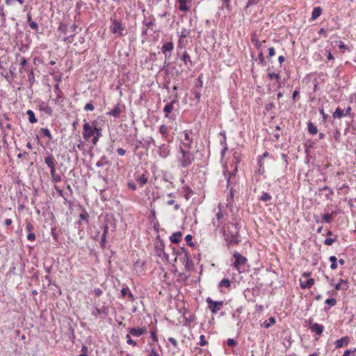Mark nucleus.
Wrapping results in <instances>:
<instances>
[{
	"instance_id": "nucleus-53",
	"label": "nucleus",
	"mask_w": 356,
	"mask_h": 356,
	"mask_svg": "<svg viewBox=\"0 0 356 356\" xmlns=\"http://www.w3.org/2000/svg\"><path fill=\"white\" fill-rule=\"evenodd\" d=\"M268 56H267V58L268 60H270L273 56H275V49L273 47H270L268 49Z\"/></svg>"
},
{
	"instance_id": "nucleus-58",
	"label": "nucleus",
	"mask_w": 356,
	"mask_h": 356,
	"mask_svg": "<svg viewBox=\"0 0 356 356\" xmlns=\"http://www.w3.org/2000/svg\"><path fill=\"white\" fill-rule=\"evenodd\" d=\"M252 42L254 43L257 49H260L262 46V42H260L257 39L252 38ZM263 42H265V40H264Z\"/></svg>"
},
{
	"instance_id": "nucleus-12",
	"label": "nucleus",
	"mask_w": 356,
	"mask_h": 356,
	"mask_svg": "<svg viewBox=\"0 0 356 356\" xmlns=\"http://www.w3.org/2000/svg\"><path fill=\"white\" fill-rule=\"evenodd\" d=\"M179 10L182 12H188L191 8L192 0H177Z\"/></svg>"
},
{
	"instance_id": "nucleus-24",
	"label": "nucleus",
	"mask_w": 356,
	"mask_h": 356,
	"mask_svg": "<svg viewBox=\"0 0 356 356\" xmlns=\"http://www.w3.org/2000/svg\"><path fill=\"white\" fill-rule=\"evenodd\" d=\"M192 142L193 141H181L179 146V150L181 151V149H184L186 151H191L192 148Z\"/></svg>"
},
{
	"instance_id": "nucleus-61",
	"label": "nucleus",
	"mask_w": 356,
	"mask_h": 356,
	"mask_svg": "<svg viewBox=\"0 0 356 356\" xmlns=\"http://www.w3.org/2000/svg\"><path fill=\"white\" fill-rule=\"evenodd\" d=\"M29 26L30 27L33 29V30H35V32H38V24L37 22H31L30 24H29Z\"/></svg>"
},
{
	"instance_id": "nucleus-1",
	"label": "nucleus",
	"mask_w": 356,
	"mask_h": 356,
	"mask_svg": "<svg viewBox=\"0 0 356 356\" xmlns=\"http://www.w3.org/2000/svg\"><path fill=\"white\" fill-rule=\"evenodd\" d=\"M240 228L241 226L237 222L230 223L227 225L226 228H224L223 236L227 246L238 245L241 242Z\"/></svg>"
},
{
	"instance_id": "nucleus-21",
	"label": "nucleus",
	"mask_w": 356,
	"mask_h": 356,
	"mask_svg": "<svg viewBox=\"0 0 356 356\" xmlns=\"http://www.w3.org/2000/svg\"><path fill=\"white\" fill-rule=\"evenodd\" d=\"M182 233L181 232H176L170 236V241L172 243H179L181 241Z\"/></svg>"
},
{
	"instance_id": "nucleus-9",
	"label": "nucleus",
	"mask_w": 356,
	"mask_h": 356,
	"mask_svg": "<svg viewBox=\"0 0 356 356\" xmlns=\"http://www.w3.org/2000/svg\"><path fill=\"white\" fill-rule=\"evenodd\" d=\"M125 109V105L119 102L115 105L112 110L106 113V115L108 116H113L115 118H118L120 116V114L124 112Z\"/></svg>"
},
{
	"instance_id": "nucleus-62",
	"label": "nucleus",
	"mask_w": 356,
	"mask_h": 356,
	"mask_svg": "<svg viewBox=\"0 0 356 356\" xmlns=\"http://www.w3.org/2000/svg\"><path fill=\"white\" fill-rule=\"evenodd\" d=\"M275 108V104L273 102H270L268 104H266L265 105V109L267 111H271L272 109Z\"/></svg>"
},
{
	"instance_id": "nucleus-29",
	"label": "nucleus",
	"mask_w": 356,
	"mask_h": 356,
	"mask_svg": "<svg viewBox=\"0 0 356 356\" xmlns=\"http://www.w3.org/2000/svg\"><path fill=\"white\" fill-rule=\"evenodd\" d=\"M106 165H110V161H108L106 156H102L101 159L96 163V165L97 167H103Z\"/></svg>"
},
{
	"instance_id": "nucleus-38",
	"label": "nucleus",
	"mask_w": 356,
	"mask_h": 356,
	"mask_svg": "<svg viewBox=\"0 0 356 356\" xmlns=\"http://www.w3.org/2000/svg\"><path fill=\"white\" fill-rule=\"evenodd\" d=\"M231 285V282L229 279L227 278H224L222 279L219 284H218V287H226V288H228Z\"/></svg>"
},
{
	"instance_id": "nucleus-8",
	"label": "nucleus",
	"mask_w": 356,
	"mask_h": 356,
	"mask_svg": "<svg viewBox=\"0 0 356 356\" xmlns=\"http://www.w3.org/2000/svg\"><path fill=\"white\" fill-rule=\"evenodd\" d=\"M169 98L172 99L170 102L168 103L163 108V112L165 113V116L166 118H169V114L173 110V106L175 104H178L179 102V95L178 94H172Z\"/></svg>"
},
{
	"instance_id": "nucleus-27",
	"label": "nucleus",
	"mask_w": 356,
	"mask_h": 356,
	"mask_svg": "<svg viewBox=\"0 0 356 356\" xmlns=\"http://www.w3.org/2000/svg\"><path fill=\"white\" fill-rule=\"evenodd\" d=\"M323 10L321 7H315L313 9V11L312 13V17L311 20H315L321 14H322Z\"/></svg>"
},
{
	"instance_id": "nucleus-26",
	"label": "nucleus",
	"mask_w": 356,
	"mask_h": 356,
	"mask_svg": "<svg viewBox=\"0 0 356 356\" xmlns=\"http://www.w3.org/2000/svg\"><path fill=\"white\" fill-rule=\"evenodd\" d=\"M319 191H327V193L325 195V197L327 200H332V195L334 194V191L329 186H325L324 187L319 188Z\"/></svg>"
},
{
	"instance_id": "nucleus-14",
	"label": "nucleus",
	"mask_w": 356,
	"mask_h": 356,
	"mask_svg": "<svg viewBox=\"0 0 356 356\" xmlns=\"http://www.w3.org/2000/svg\"><path fill=\"white\" fill-rule=\"evenodd\" d=\"M170 146L165 144H163L159 147V154L161 157L165 159L170 154Z\"/></svg>"
},
{
	"instance_id": "nucleus-15",
	"label": "nucleus",
	"mask_w": 356,
	"mask_h": 356,
	"mask_svg": "<svg viewBox=\"0 0 356 356\" xmlns=\"http://www.w3.org/2000/svg\"><path fill=\"white\" fill-rule=\"evenodd\" d=\"M44 163L50 168V170L56 168V160L53 154H49L44 157Z\"/></svg>"
},
{
	"instance_id": "nucleus-43",
	"label": "nucleus",
	"mask_w": 356,
	"mask_h": 356,
	"mask_svg": "<svg viewBox=\"0 0 356 356\" xmlns=\"http://www.w3.org/2000/svg\"><path fill=\"white\" fill-rule=\"evenodd\" d=\"M58 31L66 34L67 31V25L63 22H60L58 28Z\"/></svg>"
},
{
	"instance_id": "nucleus-60",
	"label": "nucleus",
	"mask_w": 356,
	"mask_h": 356,
	"mask_svg": "<svg viewBox=\"0 0 356 356\" xmlns=\"http://www.w3.org/2000/svg\"><path fill=\"white\" fill-rule=\"evenodd\" d=\"M147 28L146 27H144L142 29V31H141V36L142 38H143V40H147Z\"/></svg>"
},
{
	"instance_id": "nucleus-52",
	"label": "nucleus",
	"mask_w": 356,
	"mask_h": 356,
	"mask_svg": "<svg viewBox=\"0 0 356 356\" xmlns=\"http://www.w3.org/2000/svg\"><path fill=\"white\" fill-rule=\"evenodd\" d=\"M51 236H53L55 241H58V234L56 232V228L52 227L51 228Z\"/></svg>"
},
{
	"instance_id": "nucleus-5",
	"label": "nucleus",
	"mask_w": 356,
	"mask_h": 356,
	"mask_svg": "<svg viewBox=\"0 0 356 356\" xmlns=\"http://www.w3.org/2000/svg\"><path fill=\"white\" fill-rule=\"evenodd\" d=\"M95 121H93L92 124L89 122H85L83 127V137L86 140H89L90 138L95 135Z\"/></svg>"
},
{
	"instance_id": "nucleus-32",
	"label": "nucleus",
	"mask_w": 356,
	"mask_h": 356,
	"mask_svg": "<svg viewBox=\"0 0 356 356\" xmlns=\"http://www.w3.org/2000/svg\"><path fill=\"white\" fill-rule=\"evenodd\" d=\"M159 132L162 135L164 139H166L169 136L168 131V127L165 124H162L159 127Z\"/></svg>"
},
{
	"instance_id": "nucleus-57",
	"label": "nucleus",
	"mask_w": 356,
	"mask_h": 356,
	"mask_svg": "<svg viewBox=\"0 0 356 356\" xmlns=\"http://www.w3.org/2000/svg\"><path fill=\"white\" fill-rule=\"evenodd\" d=\"M199 344L201 346H204L208 344V342L205 340V337L203 334L200 335V337Z\"/></svg>"
},
{
	"instance_id": "nucleus-64",
	"label": "nucleus",
	"mask_w": 356,
	"mask_h": 356,
	"mask_svg": "<svg viewBox=\"0 0 356 356\" xmlns=\"http://www.w3.org/2000/svg\"><path fill=\"white\" fill-rule=\"evenodd\" d=\"M356 352V348H354L353 350H346L342 356H350L351 353H354Z\"/></svg>"
},
{
	"instance_id": "nucleus-42",
	"label": "nucleus",
	"mask_w": 356,
	"mask_h": 356,
	"mask_svg": "<svg viewBox=\"0 0 356 356\" xmlns=\"http://www.w3.org/2000/svg\"><path fill=\"white\" fill-rule=\"evenodd\" d=\"M40 110L44 111L48 115H51L53 113L52 108L49 106H40Z\"/></svg>"
},
{
	"instance_id": "nucleus-47",
	"label": "nucleus",
	"mask_w": 356,
	"mask_h": 356,
	"mask_svg": "<svg viewBox=\"0 0 356 356\" xmlns=\"http://www.w3.org/2000/svg\"><path fill=\"white\" fill-rule=\"evenodd\" d=\"M79 218L82 220H85L88 222L89 215L86 211H83L82 213H80Z\"/></svg>"
},
{
	"instance_id": "nucleus-50",
	"label": "nucleus",
	"mask_w": 356,
	"mask_h": 356,
	"mask_svg": "<svg viewBox=\"0 0 356 356\" xmlns=\"http://www.w3.org/2000/svg\"><path fill=\"white\" fill-rule=\"evenodd\" d=\"M258 59L259 64L261 65H266V63L264 59V54L262 51H261L258 55Z\"/></svg>"
},
{
	"instance_id": "nucleus-46",
	"label": "nucleus",
	"mask_w": 356,
	"mask_h": 356,
	"mask_svg": "<svg viewBox=\"0 0 356 356\" xmlns=\"http://www.w3.org/2000/svg\"><path fill=\"white\" fill-rule=\"evenodd\" d=\"M337 239V236H335V237L334 238H327L325 241H324V244L326 245H331L333 244L334 242H335Z\"/></svg>"
},
{
	"instance_id": "nucleus-40",
	"label": "nucleus",
	"mask_w": 356,
	"mask_h": 356,
	"mask_svg": "<svg viewBox=\"0 0 356 356\" xmlns=\"http://www.w3.org/2000/svg\"><path fill=\"white\" fill-rule=\"evenodd\" d=\"M275 323V318L274 317H270L268 321H266L263 325L266 328H269L271 327L272 325H273Z\"/></svg>"
},
{
	"instance_id": "nucleus-41",
	"label": "nucleus",
	"mask_w": 356,
	"mask_h": 356,
	"mask_svg": "<svg viewBox=\"0 0 356 356\" xmlns=\"http://www.w3.org/2000/svg\"><path fill=\"white\" fill-rule=\"evenodd\" d=\"M272 199L271 195L268 193H262V195L259 197V200L262 202H268Z\"/></svg>"
},
{
	"instance_id": "nucleus-2",
	"label": "nucleus",
	"mask_w": 356,
	"mask_h": 356,
	"mask_svg": "<svg viewBox=\"0 0 356 356\" xmlns=\"http://www.w3.org/2000/svg\"><path fill=\"white\" fill-rule=\"evenodd\" d=\"M114 14L110 18L111 25L109 29L111 33L116 35L118 37H122L127 34V30L123 25L121 19H117Z\"/></svg>"
},
{
	"instance_id": "nucleus-19",
	"label": "nucleus",
	"mask_w": 356,
	"mask_h": 356,
	"mask_svg": "<svg viewBox=\"0 0 356 356\" xmlns=\"http://www.w3.org/2000/svg\"><path fill=\"white\" fill-rule=\"evenodd\" d=\"M348 288V282L343 279H340L339 282L334 285V289L337 291L339 290H347Z\"/></svg>"
},
{
	"instance_id": "nucleus-49",
	"label": "nucleus",
	"mask_w": 356,
	"mask_h": 356,
	"mask_svg": "<svg viewBox=\"0 0 356 356\" xmlns=\"http://www.w3.org/2000/svg\"><path fill=\"white\" fill-rule=\"evenodd\" d=\"M193 240V236L191 234H188L185 237V241L188 245L189 246H193L194 243L192 241Z\"/></svg>"
},
{
	"instance_id": "nucleus-39",
	"label": "nucleus",
	"mask_w": 356,
	"mask_h": 356,
	"mask_svg": "<svg viewBox=\"0 0 356 356\" xmlns=\"http://www.w3.org/2000/svg\"><path fill=\"white\" fill-rule=\"evenodd\" d=\"M35 81V76H34L33 70H31L29 71V74H28V81L29 83L30 88L32 87V86L34 83Z\"/></svg>"
},
{
	"instance_id": "nucleus-36",
	"label": "nucleus",
	"mask_w": 356,
	"mask_h": 356,
	"mask_svg": "<svg viewBox=\"0 0 356 356\" xmlns=\"http://www.w3.org/2000/svg\"><path fill=\"white\" fill-rule=\"evenodd\" d=\"M183 260L184 261H186V264H185L186 268L190 270V266L191 265L192 261L190 259V256H189L188 252H184Z\"/></svg>"
},
{
	"instance_id": "nucleus-28",
	"label": "nucleus",
	"mask_w": 356,
	"mask_h": 356,
	"mask_svg": "<svg viewBox=\"0 0 356 356\" xmlns=\"http://www.w3.org/2000/svg\"><path fill=\"white\" fill-rule=\"evenodd\" d=\"M50 175L52 178V181L54 183H58L61 181V176L60 175L56 174V168L50 170Z\"/></svg>"
},
{
	"instance_id": "nucleus-10",
	"label": "nucleus",
	"mask_w": 356,
	"mask_h": 356,
	"mask_svg": "<svg viewBox=\"0 0 356 356\" xmlns=\"http://www.w3.org/2000/svg\"><path fill=\"white\" fill-rule=\"evenodd\" d=\"M190 33H191L190 30H188L186 28L181 29L180 35H179V38L178 40V45H177L178 49H181L183 48V47L185 45L184 39L189 35Z\"/></svg>"
},
{
	"instance_id": "nucleus-30",
	"label": "nucleus",
	"mask_w": 356,
	"mask_h": 356,
	"mask_svg": "<svg viewBox=\"0 0 356 356\" xmlns=\"http://www.w3.org/2000/svg\"><path fill=\"white\" fill-rule=\"evenodd\" d=\"M307 128L309 133L312 135H315L318 133V128L313 122H308Z\"/></svg>"
},
{
	"instance_id": "nucleus-25",
	"label": "nucleus",
	"mask_w": 356,
	"mask_h": 356,
	"mask_svg": "<svg viewBox=\"0 0 356 356\" xmlns=\"http://www.w3.org/2000/svg\"><path fill=\"white\" fill-rule=\"evenodd\" d=\"M143 26L147 29H152L153 26H156L154 17H150L149 21H147V19L145 18L144 20L143 21Z\"/></svg>"
},
{
	"instance_id": "nucleus-17",
	"label": "nucleus",
	"mask_w": 356,
	"mask_h": 356,
	"mask_svg": "<svg viewBox=\"0 0 356 356\" xmlns=\"http://www.w3.org/2000/svg\"><path fill=\"white\" fill-rule=\"evenodd\" d=\"M314 284V280L313 278L306 279L305 281H303L302 279L300 280V286L302 289H309Z\"/></svg>"
},
{
	"instance_id": "nucleus-56",
	"label": "nucleus",
	"mask_w": 356,
	"mask_h": 356,
	"mask_svg": "<svg viewBox=\"0 0 356 356\" xmlns=\"http://www.w3.org/2000/svg\"><path fill=\"white\" fill-rule=\"evenodd\" d=\"M94 109H95V107L91 102L87 103L84 106V110L86 111H94Z\"/></svg>"
},
{
	"instance_id": "nucleus-33",
	"label": "nucleus",
	"mask_w": 356,
	"mask_h": 356,
	"mask_svg": "<svg viewBox=\"0 0 356 356\" xmlns=\"http://www.w3.org/2000/svg\"><path fill=\"white\" fill-rule=\"evenodd\" d=\"M333 220L332 215L330 213H325L322 215L321 223H331Z\"/></svg>"
},
{
	"instance_id": "nucleus-59",
	"label": "nucleus",
	"mask_w": 356,
	"mask_h": 356,
	"mask_svg": "<svg viewBox=\"0 0 356 356\" xmlns=\"http://www.w3.org/2000/svg\"><path fill=\"white\" fill-rule=\"evenodd\" d=\"M227 346H229L230 347H233L237 344V342L234 339H228L227 341Z\"/></svg>"
},
{
	"instance_id": "nucleus-35",
	"label": "nucleus",
	"mask_w": 356,
	"mask_h": 356,
	"mask_svg": "<svg viewBox=\"0 0 356 356\" xmlns=\"http://www.w3.org/2000/svg\"><path fill=\"white\" fill-rule=\"evenodd\" d=\"M156 253H157L158 256L161 257L162 252H163L165 251L164 250V244H163V241H160L159 243H157L156 245Z\"/></svg>"
},
{
	"instance_id": "nucleus-11",
	"label": "nucleus",
	"mask_w": 356,
	"mask_h": 356,
	"mask_svg": "<svg viewBox=\"0 0 356 356\" xmlns=\"http://www.w3.org/2000/svg\"><path fill=\"white\" fill-rule=\"evenodd\" d=\"M350 343V338L348 336L341 337L334 342L336 349L347 346Z\"/></svg>"
},
{
	"instance_id": "nucleus-13",
	"label": "nucleus",
	"mask_w": 356,
	"mask_h": 356,
	"mask_svg": "<svg viewBox=\"0 0 356 356\" xmlns=\"http://www.w3.org/2000/svg\"><path fill=\"white\" fill-rule=\"evenodd\" d=\"M146 332L147 328L145 327L129 328V333L134 337H140Z\"/></svg>"
},
{
	"instance_id": "nucleus-51",
	"label": "nucleus",
	"mask_w": 356,
	"mask_h": 356,
	"mask_svg": "<svg viewBox=\"0 0 356 356\" xmlns=\"http://www.w3.org/2000/svg\"><path fill=\"white\" fill-rule=\"evenodd\" d=\"M126 339H127V343L129 345H132L134 346H136L137 345V343L136 341H135L134 340H133L131 337H130V334H127L126 335Z\"/></svg>"
},
{
	"instance_id": "nucleus-4",
	"label": "nucleus",
	"mask_w": 356,
	"mask_h": 356,
	"mask_svg": "<svg viewBox=\"0 0 356 356\" xmlns=\"http://www.w3.org/2000/svg\"><path fill=\"white\" fill-rule=\"evenodd\" d=\"M234 258V262L233 266L239 272L241 273L244 270V267L248 262V259L245 257L243 256L238 252H234L233 254Z\"/></svg>"
},
{
	"instance_id": "nucleus-16",
	"label": "nucleus",
	"mask_w": 356,
	"mask_h": 356,
	"mask_svg": "<svg viewBox=\"0 0 356 356\" xmlns=\"http://www.w3.org/2000/svg\"><path fill=\"white\" fill-rule=\"evenodd\" d=\"M309 329L312 332H314L317 335L320 336L322 334L324 330V326L317 323H314L310 325Z\"/></svg>"
},
{
	"instance_id": "nucleus-44",
	"label": "nucleus",
	"mask_w": 356,
	"mask_h": 356,
	"mask_svg": "<svg viewBox=\"0 0 356 356\" xmlns=\"http://www.w3.org/2000/svg\"><path fill=\"white\" fill-rule=\"evenodd\" d=\"M325 303L330 307H334L337 304V300L334 298H327L325 300Z\"/></svg>"
},
{
	"instance_id": "nucleus-18",
	"label": "nucleus",
	"mask_w": 356,
	"mask_h": 356,
	"mask_svg": "<svg viewBox=\"0 0 356 356\" xmlns=\"http://www.w3.org/2000/svg\"><path fill=\"white\" fill-rule=\"evenodd\" d=\"M135 179L140 187L143 186L147 182V177L145 174L139 175L138 173H136Z\"/></svg>"
},
{
	"instance_id": "nucleus-48",
	"label": "nucleus",
	"mask_w": 356,
	"mask_h": 356,
	"mask_svg": "<svg viewBox=\"0 0 356 356\" xmlns=\"http://www.w3.org/2000/svg\"><path fill=\"white\" fill-rule=\"evenodd\" d=\"M268 76L270 79H276L279 81L280 79V76L279 74L275 72H270L268 74Z\"/></svg>"
},
{
	"instance_id": "nucleus-3",
	"label": "nucleus",
	"mask_w": 356,
	"mask_h": 356,
	"mask_svg": "<svg viewBox=\"0 0 356 356\" xmlns=\"http://www.w3.org/2000/svg\"><path fill=\"white\" fill-rule=\"evenodd\" d=\"M177 161L183 168L190 166L195 160V156L191 151L181 149L178 151Z\"/></svg>"
},
{
	"instance_id": "nucleus-63",
	"label": "nucleus",
	"mask_w": 356,
	"mask_h": 356,
	"mask_svg": "<svg viewBox=\"0 0 356 356\" xmlns=\"http://www.w3.org/2000/svg\"><path fill=\"white\" fill-rule=\"evenodd\" d=\"M33 229H34V227L31 222H26V229L29 233L33 232Z\"/></svg>"
},
{
	"instance_id": "nucleus-55",
	"label": "nucleus",
	"mask_w": 356,
	"mask_h": 356,
	"mask_svg": "<svg viewBox=\"0 0 356 356\" xmlns=\"http://www.w3.org/2000/svg\"><path fill=\"white\" fill-rule=\"evenodd\" d=\"M130 290L129 289L128 286H125V287H123L122 289H121V296L122 298H124L126 296L128 295V293H129Z\"/></svg>"
},
{
	"instance_id": "nucleus-34",
	"label": "nucleus",
	"mask_w": 356,
	"mask_h": 356,
	"mask_svg": "<svg viewBox=\"0 0 356 356\" xmlns=\"http://www.w3.org/2000/svg\"><path fill=\"white\" fill-rule=\"evenodd\" d=\"M345 115L344 111L340 107H337L333 113L334 118H341Z\"/></svg>"
},
{
	"instance_id": "nucleus-6",
	"label": "nucleus",
	"mask_w": 356,
	"mask_h": 356,
	"mask_svg": "<svg viewBox=\"0 0 356 356\" xmlns=\"http://www.w3.org/2000/svg\"><path fill=\"white\" fill-rule=\"evenodd\" d=\"M177 55L188 70H190L194 65V63L192 61L191 56L186 50H184L182 52L178 51Z\"/></svg>"
},
{
	"instance_id": "nucleus-20",
	"label": "nucleus",
	"mask_w": 356,
	"mask_h": 356,
	"mask_svg": "<svg viewBox=\"0 0 356 356\" xmlns=\"http://www.w3.org/2000/svg\"><path fill=\"white\" fill-rule=\"evenodd\" d=\"M39 134H40V136H41L42 137L48 138L49 141H51L53 140V136H52L49 129L47 128H41L39 131Z\"/></svg>"
},
{
	"instance_id": "nucleus-23",
	"label": "nucleus",
	"mask_w": 356,
	"mask_h": 356,
	"mask_svg": "<svg viewBox=\"0 0 356 356\" xmlns=\"http://www.w3.org/2000/svg\"><path fill=\"white\" fill-rule=\"evenodd\" d=\"M174 49V44L172 41L165 42L161 47L162 53H168L170 51H172Z\"/></svg>"
},
{
	"instance_id": "nucleus-54",
	"label": "nucleus",
	"mask_w": 356,
	"mask_h": 356,
	"mask_svg": "<svg viewBox=\"0 0 356 356\" xmlns=\"http://www.w3.org/2000/svg\"><path fill=\"white\" fill-rule=\"evenodd\" d=\"M221 144H224V147L223 149H222L221 151V155L222 156H223L225 154V152L228 150V147L226 145V138H225V136H224V140L222 142L220 143Z\"/></svg>"
},
{
	"instance_id": "nucleus-7",
	"label": "nucleus",
	"mask_w": 356,
	"mask_h": 356,
	"mask_svg": "<svg viewBox=\"0 0 356 356\" xmlns=\"http://www.w3.org/2000/svg\"><path fill=\"white\" fill-rule=\"evenodd\" d=\"M206 302L209 305V309L213 314H216L219 310H220L224 305L223 301H215L211 299V298L208 297L206 299Z\"/></svg>"
},
{
	"instance_id": "nucleus-22",
	"label": "nucleus",
	"mask_w": 356,
	"mask_h": 356,
	"mask_svg": "<svg viewBox=\"0 0 356 356\" xmlns=\"http://www.w3.org/2000/svg\"><path fill=\"white\" fill-rule=\"evenodd\" d=\"M102 314H104L105 315L108 314V308L106 307H102L101 309L95 307L91 313V314L95 317H98Z\"/></svg>"
},
{
	"instance_id": "nucleus-45",
	"label": "nucleus",
	"mask_w": 356,
	"mask_h": 356,
	"mask_svg": "<svg viewBox=\"0 0 356 356\" xmlns=\"http://www.w3.org/2000/svg\"><path fill=\"white\" fill-rule=\"evenodd\" d=\"M165 56V61H164V65L165 66H169L170 65V63L168 62V60L171 57L172 51L168 52V53H163Z\"/></svg>"
},
{
	"instance_id": "nucleus-31",
	"label": "nucleus",
	"mask_w": 356,
	"mask_h": 356,
	"mask_svg": "<svg viewBox=\"0 0 356 356\" xmlns=\"http://www.w3.org/2000/svg\"><path fill=\"white\" fill-rule=\"evenodd\" d=\"M26 115L29 116V121L31 124L36 123L38 122V119L35 116V113L32 110H28L26 111Z\"/></svg>"
},
{
	"instance_id": "nucleus-37",
	"label": "nucleus",
	"mask_w": 356,
	"mask_h": 356,
	"mask_svg": "<svg viewBox=\"0 0 356 356\" xmlns=\"http://www.w3.org/2000/svg\"><path fill=\"white\" fill-rule=\"evenodd\" d=\"M329 261L331 262L330 268L332 270H335L337 268V259L335 256H330L329 257Z\"/></svg>"
}]
</instances>
